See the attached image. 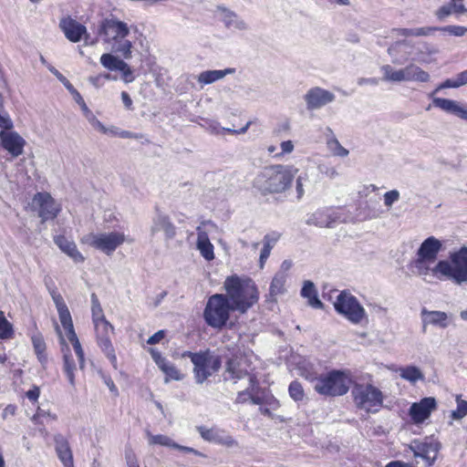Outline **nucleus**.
Masks as SVG:
<instances>
[{
    "label": "nucleus",
    "instance_id": "nucleus-16",
    "mask_svg": "<svg viewBox=\"0 0 467 467\" xmlns=\"http://www.w3.org/2000/svg\"><path fill=\"white\" fill-rule=\"evenodd\" d=\"M32 205L37 210L43 223L56 218L60 211V205L47 192L36 193L33 198Z\"/></svg>",
    "mask_w": 467,
    "mask_h": 467
},
{
    "label": "nucleus",
    "instance_id": "nucleus-59",
    "mask_svg": "<svg viewBox=\"0 0 467 467\" xmlns=\"http://www.w3.org/2000/svg\"><path fill=\"white\" fill-rule=\"evenodd\" d=\"M454 78L458 88L467 84V69L459 73Z\"/></svg>",
    "mask_w": 467,
    "mask_h": 467
},
{
    "label": "nucleus",
    "instance_id": "nucleus-35",
    "mask_svg": "<svg viewBox=\"0 0 467 467\" xmlns=\"http://www.w3.org/2000/svg\"><path fill=\"white\" fill-rule=\"evenodd\" d=\"M234 68H225L223 70H206L201 72L198 75L197 80L202 85H208L223 78L227 75L234 74Z\"/></svg>",
    "mask_w": 467,
    "mask_h": 467
},
{
    "label": "nucleus",
    "instance_id": "nucleus-13",
    "mask_svg": "<svg viewBox=\"0 0 467 467\" xmlns=\"http://www.w3.org/2000/svg\"><path fill=\"white\" fill-rule=\"evenodd\" d=\"M443 261L447 264V270L441 274V279L447 278L457 285L467 283V247L451 253L450 261Z\"/></svg>",
    "mask_w": 467,
    "mask_h": 467
},
{
    "label": "nucleus",
    "instance_id": "nucleus-53",
    "mask_svg": "<svg viewBox=\"0 0 467 467\" xmlns=\"http://www.w3.org/2000/svg\"><path fill=\"white\" fill-rule=\"evenodd\" d=\"M14 127L13 121L9 114L5 111H0V129L3 130H10Z\"/></svg>",
    "mask_w": 467,
    "mask_h": 467
},
{
    "label": "nucleus",
    "instance_id": "nucleus-41",
    "mask_svg": "<svg viewBox=\"0 0 467 467\" xmlns=\"http://www.w3.org/2000/svg\"><path fill=\"white\" fill-rule=\"evenodd\" d=\"M400 376L411 382L415 383L418 380H422L424 379L423 373L420 371V369L415 366H408L405 368H400L399 369Z\"/></svg>",
    "mask_w": 467,
    "mask_h": 467
},
{
    "label": "nucleus",
    "instance_id": "nucleus-40",
    "mask_svg": "<svg viewBox=\"0 0 467 467\" xmlns=\"http://www.w3.org/2000/svg\"><path fill=\"white\" fill-rule=\"evenodd\" d=\"M433 104L435 107L440 108L441 109L448 113H451L455 116H457L462 105L458 101L441 98H435L433 99Z\"/></svg>",
    "mask_w": 467,
    "mask_h": 467
},
{
    "label": "nucleus",
    "instance_id": "nucleus-17",
    "mask_svg": "<svg viewBox=\"0 0 467 467\" xmlns=\"http://www.w3.org/2000/svg\"><path fill=\"white\" fill-rule=\"evenodd\" d=\"M56 332L59 338L60 349L63 357V371L66 374L69 384L75 386V372L77 371V362L73 358L71 348L57 324L55 325Z\"/></svg>",
    "mask_w": 467,
    "mask_h": 467
},
{
    "label": "nucleus",
    "instance_id": "nucleus-19",
    "mask_svg": "<svg viewBox=\"0 0 467 467\" xmlns=\"http://www.w3.org/2000/svg\"><path fill=\"white\" fill-rule=\"evenodd\" d=\"M100 64L109 70H119L121 72V78L125 83H130L134 80L133 71L130 65L112 53H105L100 57Z\"/></svg>",
    "mask_w": 467,
    "mask_h": 467
},
{
    "label": "nucleus",
    "instance_id": "nucleus-55",
    "mask_svg": "<svg viewBox=\"0 0 467 467\" xmlns=\"http://www.w3.org/2000/svg\"><path fill=\"white\" fill-rule=\"evenodd\" d=\"M451 5L452 7L453 14L467 15V8L462 4V0H451Z\"/></svg>",
    "mask_w": 467,
    "mask_h": 467
},
{
    "label": "nucleus",
    "instance_id": "nucleus-56",
    "mask_svg": "<svg viewBox=\"0 0 467 467\" xmlns=\"http://www.w3.org/2000/svg\"><path fill=\"white\" fill-rule=\"evenodd\" d=\"M165 337V331L164 330H159L155 334H153L151 337H150L147 340V343L149 345H155L160 343Z\"/></svg>",
    "mask_w": 467,
    "mask_h": 467
},
{
    "label": "nucleus",
    "instance_id": "nucleus-64",
    "mask_svg": "<svg viewBox=\"0 0 467 467\" xmlns=\"http://www.w3.org/2000/svg\"><path fill=\"white\" fill-rule=\"evenodd\" d=\"M385 467H413V466L410 463H405L400 461H394V462L388 463Z\"/></svg>",
    "mask_w": 467,
    "mask_h": 467
},
{
    "label": "nucleus",
    "instance_id": "nucleus-22",
    "mask_svg": "<svg viewBox=\"0 0 467 467\" xmlns=\"http://www.w3.org/2000/svg\"><path fill=\"white\" fill-rule=\"evenodd\" d=\"M420 317L422 319L423 328L427 326H432L441 329H446L453 322L451 314L440 310H428L427 308H422Z\"/></svg>",
    "mask_w": 467,
    "mask_h": 467
},
{
    "label": "nucleus",
    "instance_id": "nucleus-31",
    "mask_svg": "<svg viewBox=\"0 0 467 467\" xmlns=\"http://www.w3.org/2000/svg\"><path fill=\"white\" fill-rule=\"evenodd\" d=\"M217 9L218 12L220 13L221 19L226 27L237 30L247 29V24L243 19H241L234 12L223 6H218Z\"/></svg>",
    "mask_w": 467,
    "mask_h": 467
},
{
    "label": "nucleus",
    "instance_id": "nucleus-42",
    "mask_svg": "<svg viewBox=\"0 0 467 467\" xmlns=\"http://www.w3.org/2000/svg\"><path fill=\"white\" fill-rule=\"evenodd\" d=\"M327 147L328 150L337 157H347L349 153V151L340 144L334 135L327 140Z\"/></svg>",
    "mask_w": 467,
    "mask_h": 467
},
{
    "label": "nucleus",
    "instance_id": "nucleus-63",
    "mask_svg": "<svg viewBox=\"0 0 467 467\" xmlns=\"http://www.w3.org/2000/svg\"><path fill=\"white\" fill-rule=\"evenodd\" d=\"M293 263L291 260H285L280 266V270L277 273H284L287 275V272L291 269Z\"/></svg>",
    "mask_w": 467,
    "mask_h": 467
},
{
    "label": "nucleus",
    "instance_id": "nucleus-30",
    "mask_svg": "<svg viewBox=\"0 0 467 467\" xmlns=\"http://www.w3.org/2000/svg\"><path fill=\"white\" fill-rule=\"evenodd\" d=\"M197 241L196 247L202 256L207 260L212 261L214 259L213 245L210 242L209 236L201 226L197 227Z\"/></svg>",
    "mask_w": 467,
    "mask_h": 467
},
{
    "label": "nucleus",
    "instance_id": "nucleus-37",
    "mask_svg": "<svg viewBox=\"0 0 467 467\" xmlns=\"http://www.w3.org/2000/svg\"><path fill=\"white\" fill-rule=\"evenodd\" d=\"M286 280L287 275H284V273H276L275 275L269 288V296L271 297V300L275 301L277 296L284 295L286 292Z\"/></svg>",
    "mask_w": 467,
    "mask_h": 467
},
{
    "label": "nucleus",
    "instance_id": "nucleus-9",
    "mask_svg": "<svg viewBox=\"0 0 467 467\" xmlns=\"http://www.w3.org/2000/svg\"><path fill=\"white\" fill-rule=\"evenodd\" d=\"M352 396L357 407L368 412L379 411L383 404L382 391L372 384H356Z\"/></svg>",
    "mask_w": 467,
    "mask_h": 467
},
{
    "label": "nucleus",
    "instance_id": "nucleus-33",
    "mask_svg": "<svg viewBox=\"0 0 467 467\" xmlns=\"http://www.w3.org/2000/svg\"><path fill=\"white\" fill-rule=\"evenodd\" d=\"M147 438H148L149 444H150V445L158 444L161 446L174 448V449H177L180 451L199 454V452H197L194 449L179 445L176 442H174L170 437H168L166 435H161V434L153 435L150 432L147 431Z\"/></svg>",
    "mask_w": 467,
    "mask_h": 467
},
{
    "label": "nucleus",
    "instance_id": "nucleus-60",
    "mask_svg": "<svg viewBox=\"0 0 467 467\" xmlns=\"http://www.w3.org/2000/svg\"><path fill=\"white\" fill-rule=\"evenodd\" d=\"M121 99L127 109H132V99L126 91L121 92Z\"/></svg>",
    "mask_w": 467,
    "mask_h": 467
},
{
    "label": "nucleus",
    "instance_id": "nucleus-10",
    "mask_svg": "<svg viewBox=\"0 0 467 467\" xmlns=\"http://www.w3.org/2000/svg\"><path fill=\"white\" fill-rule=\"evenodd\" d=\"M126 241V236L120 232L89 233L80 238V243L91 246L108 255Z\"/></svg>",
    "mask_w": 467,
    "mask_h": 467
},
{
    "label": "nucleus",
    "instance_id": "nucleus-11",
    "mask_svg": "<svg viewBox=\"0 0 467 467\" xmlns=\"http://www.w3.org/2000/svg\"><path fill=\"white\" fill-rule=\"evenodd\" d=\"M408 267L413 275L420 277L425 282H430L431 277L441 279V274L446 273L447 264L444 261L435 262L416 254Z\"/></svg>",
    "mask_w": 467,
    "mask_h": 467
},
{
    "label": "nucleus",
    "instance_id": "nucleus-24",
    "mask_svg": "<svg viewBox=\"0 0 467 467\" xmlns=\"http://www.w3.org/2000/svg\"><path fill=\"white\" fill-rule=\"evenodd\" d=\"M335 99V95L321 88H313L309 89L305 95V100L308 109H317Z\"/></svg>",
    "mask_w": 467,
    "mask_h": 467
},
{
    "label": "nucleus",
    "instance_id": "nucleus-46",
    "mask_svg": "<svg viewBox=\"0 0 467 467\" xmlns=\"http://www.w3.org/2000/svg\"><path fill=\"white\" fill-rule=\"evenodd\" d=\"M457 409L452 410L451 413V418L452 420H462L467 415V401L461 400L459 397L456 399Z\"/></svg>",
    "mask_w": 467,
    "mask_h": 467
},
{
    "label": "nucleus",
    "instance_id": "nucleus-50",
    "mask_svg": "<svg viewBox=\"0 0 467 467\" xmlns=\"http://www.w3.org/2000/svg\"><path fill=\"white\" fill-rule=\"evenodd\" d=\"M437 30H440L444 33H448L449 35L454 36H463L467 33V27L462 26H446L443 27H437Z\"/></svg>",
    "mask_w": 467,
    "mask_h": 467
},
{
    "label": "nucleus",
    "instance_id": "nucleus-6",
    "mask_svg": "<svg viewBox=\"0 0 467 467\" xmlns=\"http://www.w3.org/2000/svg\"><path fill=\"white\" fill-rule=\"evenodd\" d=\"M235 311L225 294H214L206 303L203 318L206 324L216 329L225 327L230 318V313Z\"/></svg>",
    "mask_w": 467,
    "mask_h": 467
},
{
    "label": "nucleus",
    "instance_id": "nucleus-44",
    "mask_svg": "<svg viewBox=\"0 0 467 467\" xmlns=\"http://www.w3.org/2000/svg\"><path fill=\"white\" fill-rule=\"evenodd\" d=\"M288 392H289L290 397L295 401H300L305 397L304 389H303L301 383L296 380H294L290 383L289 388H288Z\"/></svg>",
    "mask_w": 467,
    "mask_h": 467
},
{
    "label": "nucleus",
    "instance_id": "nucleus-4",
    "mask_svg": "<svg viewBox=\"0 0 467 467\" xmlns=\"http://www.w3.org/2000/svg\"><path fill=\"white\" fill-rule=\"evenodd\" d=\"M51 296L57 307L61 326L65 329L66 337L68 340V342L72 345L75 354L77 356L78 367L80 369H84L86 364L85 353L80 344V341L75 332L72 317L68 310V307L66 305L60 294L53 292L51 294Z\"/></svg>",
    "mask_w": 467,
    "mask_h": 467
},
{
    "label": "nucleus",
    "instance_id": "nucleus-36",
    "mask_svg": "<svg viewBox=\"0 0 467 467\" xmlns=\"http://www.w3.org/2000/svg\"><path fill=\"white\" fill-rule=\"evenodd\" d=\"M159 231H163L168 238H172L175 235V227L166 215L159 214L153 220L151 233Z\"/></svg>",
    "mask_w": 467,
    "mask_h": 467
},
{
    "label": "nucleus",
    "instance_id": "nucleus-18",
    "mask_svg": "<svg viewBox=\"0 0 467 467\" xmlns=\"http://www.w3.org/2000/svg\"><path fill=\"white\" fill-rule=\"evenodd\" d=\"M196 429L201 437L208 442L220 444L229 449L239 447L238 441L224 430L216 427L208 429L204 426H198Z\"/></svg>",
    "mask_w": 467,
    "mask_h": 467
},
{
    "label": "nucleus",
    "instance_id": "nucleus-7",
    "mask_svg": "<svg viewBox=\"0 0 467 467\" xmlns=\"http://www.w3.org/2000/svg\"><path fill=\"white\" fill-rule=\"evenodd\" d=\"M335 310L350 323L359 325L367 320V313L362 305L348 291H341L333 303Z\"/></svg>",
    "mask_w": 467,
    "mask_h": 467
},
{
    "label": "nucleus",
    "instance_id": "nucleus-27",
    "mask_svg": "<svg viewBox=\"0 0 467 467\" xmlns=\"http://www.w3.org/2000/svg\"><path fill=\"white\" fill-rule=\"evenodd\" d=\"M150 353L158 368L166 375V383L169 382L170 379H182V375L179 372V370L170 361H168L164 357H162L161 352L154 348H150Z\"/></svg>",
    "mask_w": 467,
    "mask_h": 467
},
{
    "label": "nucleus",
    "instance_id": "nucleus-61",
    "mask_svg": "<svg viewBox=\"0 0 467 467\" xmlns=\"http://www.w3.org/2000/svg\"><path fill=\"white\" fill-rule=\"evenodd\" d=\"M281 150L283 153H291L294 150V144L291 140H285L281 143Z\"/></svg>",
    "mask_w": 467,
    "mask_h": 467
},
{
    "label": "nucleus",
    "instance_id": "nucleus-57",
    "mask_svg": "<svg viewBox=\"0 0 467 467\" xmlns=\"http://www.w3.org/2000/svg\"><path fill=\"white\" fill-rule=\"evenodd\" d=\"M46 417L51 419L52 420H57V415L56 414H52L50 411H46V410H40V409L34 415L33 420H37L40 418H46Z\"/></svg>",
    "mask_w": 467,
    "mask_h": 467
},
{
    "label": "nucleus",
    "instance_id": "nucleus-32",
    "mask_svg": "<svg viewBox=\"0 0 467 467\" xmlns=\"http://www.w3.org/2000/svg\"><path fill=\"white\" fill-rule=\"evenodd\" d=\"M55 442L57 457L64 466L74 467L73 454L67 441L59 435L55 438Z\"/></svg>",
    "mask_w": 467,
    "mask_h": 467
},
{
    "label": "nucleus",
    "instance_id": "nucleus-12",
    "mask_svg": "<svg viewBox=\"0 0 467 467\" xmlns=\"http://www.w3.org/2000/svg\"><path fill=\"white\" fill-rule=\"evenodd\" d=\"M383 73V80L391 82L420 81L428 82L430 75L417 65L410 63L400 69H394L390 65L380 67Z\"/></svg>",
    "mask_w": 467,
    "mask_h": 467
},
{
    "label": "nucleus",
    "instance_id": "nucleus-58",
    "mask_svg": "<svg viewBox=\"0 0 467 467\" xmlns=\"http://www.w3.org/2000/svg\"><path fill=\"white\" fill-rule=\"evenodd\" d=\"M126 461L128 467H140L135 454L130 451L126 453Z\"/></svg>",
    "mask_w": 467,
    "mask_h": 467
},
{
    "label": "nucleus",
    "instance_id": "nucleus-14",
    "mask_svg": "<svg viewBox=\"0 0 467 467\" xmlns=\"http://www.w3.org/2000/svg\"><path fill=\"white\" fill-rule=\"evenodd\" d=\"M93 324L99 347L110 360L113 367L116 368L117 358L110 339V335H112L114 332L113 326L108 320L99 321Z\"/></svg>",
    "mask_w": 467,
    "mask_h": 467
},
{
    "label": "nucleus",
    "instance_id": "nucleus-43",
    "mask_svg": "<svg viewBox=\"0 0 467 467\" xmlns=\"http://www.w3.org/2000/svg\"><path fill=\"white\" fill-rule=\"evenodd\" d=\"M91 312H92V321L93 323L107 320L101 305L95 294L91 296Z\"/></svg>",
    "mask_w": 467,
    "mask_h": 467
},
{
    "label": "nucleus",
    "instance_id": "nucleus-29",
    "mask_svg": "<svg viewBox=\"0 0 467 467\" xmlns=\"http://www.w3.org/2000/svg\"><path fill=\"white\" fill-rule=\"evenodd\" d=\"M54 242L59 249L69 256L75 263H83L85 261V257L78 251L76 244L72 240H69L64 235H57L55 236Z\"/></svg>",
    "mask_w": 467,
    "mask_h": 467
},
{
    "label": "nucleus",
    "instance_id": "nucleus-1",
    "mask_svg": "<svg viewBox=\"0 0 467 467\" xmlns=\"http://www.w3.org/2000/svg\"><path fill=\"white\" fill-rule=\"evenodd\" d=\"M297 171L292 165L266 166L255 175L253 188L262 195L282 193L291 187Z\"/></svg>",
    "mask_w": 467,
    "mask_h": 467
},
{
    "label": "nucleus",
    "instance_id": "nucleus-34",
    "mask_svg": "<svg viewBox=\"0 0 467 467\" xmlns=\"http://www.w3.org/2000/svg\"><path fill=\"white\" fill-rule=\"evenodd\" d=\"M48 70L65 86V88L73 96L75 101L82 108L83 110L87 111L88 107L81 97L80 93L73 87V85L64 77L57 68L53 66H48Z\"/></svg>",
    "mask_w": 467,
    "mask_h": 467
},
{
    "label": "nucleus",
    "instance_id": "nucleus-15",
    "mask_svg": "<svg viewBox=\"0 0 467 467\" xmlns=\"http://www.w3.org/2000/svg\"><path fill=\"white\" fill-rule=\"evenodd\" d=\"M409 448L413 452L414 457L422 458L430 467L436 461L441 444L438 440L429 437L421 441L418 440L413 441Z\"/></svg>",
    "mask_w": 467,
    "mask_h": 467
},
{
    "label": "nucleus",
    "instance_id": "nucleus-8",
    "mask_svg": "<svg viewBox=\"0 0 467 467\" xmlns=\"http://www.w3.org/2000/svg\"><path fill=\"white\" fill-rule=\"evenodd\" d=\"M182 357H189L193 364V373L197 383L202 384L205 379L216 372L221 367V359L210 351L192 353L186 351Z\"/></svg>",
    "mask_w": 467,
    "mask_h": 467
},
{
    "label": "nucleus",
    "instance_id": "nucleus-45",
    "mask_svg": "<svg viewBox=\"0 0 467 467\" xmlns=\"http://www.w3.org/2000/svg\"><path fill=\"white\" fill-rule=\"evenodd\" d=\"M324 214L321 212H317L314 213L308 220L307 224H314L319 227H330L332 223V220L330 218H323Z\"/></svg>",
    "mask_w": 467,
    "mask_h": 467
},
{
    "label": "nucleus",
    "instance_id": "nucleus-39",
    "mask_svg": "<svg viewBox=\"0 0 467 467\" xmlns=\"http://www.w3.org/2000/svg\"><path fill=\"white\" fill-rule=\"evenodd\" d=\"M437 31V27L424 26L417 28H396L393 32L397 36H426Z\"/></svg>",
    "mask_w": 467,
    "mask_h": 467
},
{
    "label": "nucleus",
    "instance_id": "nucleus-20",
    "mask_svg": "<svg viewBox=\"0 0 467 467\" xmlns=\"http://www.w3.org/2000/svg\"><path fill=\"white\" fill-rule=\"evenodd\" d=\"M244 365V358L231 359L227 363L226 372L231 379L243 380L244 383L241 388H244V391H248L250 389H254L255 381L254 379L248 373Z\"/></svg>",
    "mask_w": 467,
    "mask_h": 467
},
{
    "label": "nucleus",
    "instance_id": "nucleus-21",
    "mask_svg": "<svg viewBox=\"0 0 467 467\" xmlns=\"http://www.w3.org/2000/svg\"><path fill=\"white\" fill-rule=\"evenodd\" d=\"M59 28L62 30L67 39L73 43H78L82 38L87 42L88 38L90 37L86 26L70 16L60 19Z\"/></svg>",
    "mask_w": 467,
    "mask_h": 467
},
{
    "label": "nucleus",
    "instance_id": "nucleus-3",
    "mask_svg": "<svg viewBox=\"0 0 467 467\" xmlns=\"http://www.w3.org/2000/svg\"><path fill=\"white\" fill-rule=\"evenodd\" d=\"M98 33L102 36L103 43L109 46L111 52L124 59L132 57L133 43L127 38L130 33L127 23L117 17H108L101 21Z\"/></svg>",
    "mask_w": 467,
    "mask_h": 467
},
{
    "label": "nucleus",
    "instance_id": "nucleus-62",
    "mask_svg": "<svg viewBox=\"0 0 467 467\" xmlns=\"http://www.w3.org/2000/svg\"><path fill=\"white\" fill-rule=\"evenodd\" d=\"M39 394H40V390L37 387H35L33 388L32 389H29L26 395V397L30 400H33V401H36L38 397H39Z\"/></svg>",
    "mask_w": 467,
    "mask_h": 467
},
{
    "label": "nucleus",
    "instance_id": "nucleus-49",
    "mask_svg": "<svg viewBox=\"0 0 467 467\" xmlns=\"http://www.w3.org/2000/svg\"><path fill=\"white\" fill-rule=\"evenodd\" d=\"M273 248V244H271L268 236H265V244H264V247L263 249L261 250V253H260V257H259V267L261 269L264 268L265 266V264L267 260V258L269 257L270 254H271V250Z\"/></svg>",
    "mask_w": 467,
    "mask_h": 467
},
{
    "label": "nucleus",
    "instance_id": "nucleus-47",
    "mask_svg": "<svg viewBox=\"0 0 467 467\" xmlns=\"http://www.w3.org/2000/svg\"><path fill=\"white\" fill-rule=\"evenodd\" d=\"M437 50L431 47L430 45L424 43L421 47L418 48L417 57L414 60L420 63H428L429 61L426 59V56L435 54Z\"/></svg>",
    "mask_w": 467,
    "mask_h": 467
},
{
    "label": "nucleus",
    "instance_id": "nucleus-51",
    "mask_svg": "<svg viewBox=\"0 0 467 467\" xmlns=\"http://www.w3.org/2000/svg\"><path fill=\"white\" fill-rule=\"evenodd\" d=\"M12 328L10 323L4 317L3 312H0V338H7L11 336Z\"/></svg>",
    "mask_w": 467,
    "mask_h": 467
},
{
    "label": "nucleus",
    "instance_id": "nucleus-23",
    "mask_svg": "<svg viewBox=\"0 0 467 467\" xmlns=\"http://www.w3.org/2000/svg\"><path fill=\"white\" fill-rule=\"evenodd\" d=\"M0 139L2 147L12 157L16 158L23 153L26 140L16 131L0 130Z\"/></svg>",
    "mask_w": 467,
    "mask_h": 467
},
{
    "label": "nucleus",
    "instance_id": "nucleus-38",
    "mask_svg": "<svg viewBox=\"0 0 467 467\" xmlns=\"http://www.w3.org/2000/svg\"><path fill=\"white\" fill-rule=\"evenodd\" d=\"M301 296L308 299V305L314 308H323V303L318 299L317 289L313 282L305 281L301 289Z\"/></svg>",
    "mask_w": 467,
    "mask_h": 467
},
{
    "label": "nucleus",
    "instance_id": "nucleus-48",
    "mask_svg": "<svg viewBox=\"0 0 467 467\" xmlns=\"http://www.w3.org/2000/svg\"><path fill=\"white\" fill-rule=\"evenodd\" d=\"M33 346L35 351L41 362L46 360L45 351H46V344L44 339L41 337H34L32 338Z\"/></svg>",
    "mask_w": 467,
    "mask_h": 467
},
{
    "label": "nucleus",
    "instance_id": "nucleus-5",
    "mask_svg": "<svg viewBox=\"0 0 467 467\" xmlns=\"http://www.w3.org/2000/svg\"><path fill=\"white\" fill-rule=\"evenodd\" d=\"M310 380L318 394L332 397L346 394L351 382L349 374L341 370H332Z\"/></svg>",
    "mask_w": 467,
    "mask_h": 467
},
{
    "label": "nucleus",
    "instance_id": "nucleus-25",
    "mask_svg": "<svg viewBox=\"0 0 467 467\" xmlns=\"http://www.w3.org/2000/svg\"><path fill=\"white\" fill-rule=\"evenodd\" d=\"M436 406L437 403L434 398H424L410 406V415L415 423H421L430 417L431 411L436 409Z\"/></svg>",
    "mask_w": 467,
    "mask_h": 467
},
{
    "label": "nucleus",
    "instance_id": "nucleus-28",
    "mask_svg": "<svg viewBox=\"0 0 467 467\" xmlns=\"http://www.w3.org/2000/svg\"><path fill=\"white\" fill-rule=\"evenodd\" d=\"M441 249L442 242L434 236H430L420 244L416 254L436 262Z\"/></svg>",
    "mask_w": 467,
    "mask_h": 467
},
{
    "label": "nucleus",
    "instance_id": "nucleus-54",
    "mask_svg": "<svg viewBox=\"0 0 467 467\" xmlns=\"http://www.w3.org/2000/svg\"><path fill=\"white\" fill-rule=\"evenodd\" d=\"M451 14H453V11L451 3L449 5H442L435 13L439 20H443L445 17L449 16Z\"/></svg>",
    "mask_w": 467,
    "mask_h": 467
},
{
    "label": "nucleus",
    "instance_id": "nucleus-26",
    "mask_svg": "<svg viewBox=\"0 0 467 467\" xmlns=\"http://www.w3.org/2000/svg\"><path fill=\"white\" fill-rule=\"evenodd\" d=\"M413 47L410 41H396L388 48V54L391 57V62L395 65H402L410 59V52L408 48Z\"/></svg>",
    "mask_w": 467,
    "mask_h": 467
},
{
    "label": "nucleus",
    "instance_id": "nucleus-52",
    "mask_svg": "<svg viewBox=\"0 0 467 467\" xmlns=\"http://www.w3.org/2000/svg\"><path fill=\"white\" fill-rule=\"evenodd\" d=\"M384 204L386 207L390 208L394 202L400 199V192L397 190H391L384 193Z\"/></svg>",
    "mask_w": 467,
    "mask_h": 467
},
{
    "label": "nucleus",
    "instance_id": "nucleus-2",
    "mask_svg": "<svg viewBox=\"0 0 467 467\" xmlns=\"http://www.w3.org/2000/svg\"><path fill=\"white\" fill-rule=\"evenodd\" d=\"M223 288L228 300L235 311L244 314L259 300V291L249 277L234 275L225 278Z\"/></svg>",
    "mask_w": 467,
    "mask_h": 467
}]
</instances>
